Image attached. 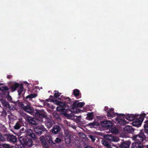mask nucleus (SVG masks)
Segmentation results:
<instances>
[{
    "mask_svg": "<svg viewBox=\"0 0 148 148\" xmlns=\"http://www.w3.org/2000/svg\"><path fill=\"white\" fill-rule=\"evenodd\" d=\"M135 142L132 145V148H143V146L141 142L146 139L145 135L141 132L138 135H135L134 137Z\"/></svg>",
    "mask_w": 148,
    "mask_h": 148,
    "instance_id": "f03ea898",
    "label": "nucleus"
},
{
    "mask_svg": "<svg viewBox=\"0 0 148 148\" xmlns=\"http://www.w3.org/2000/svg\"><path fill=\"white\" fill-rule=\"evenodd\" d=\"M21 127V123L18 122L14 126V128L16 130H18Z\"/></svg>",
    "mask_w": 148,
    "mask_h": 148,
    "instance_id": "7c9ffc66",
    "label": "nucleus"
},
{
    "mask_svg": "<svg viewBox=\"0 0 148 148\" xmlns=\"http://www.w3.org/2000/svg\"><path fill=\"white\" fill-rule=\"evenodd\" d=\"M145 131L146 133L148 134V127H144Z\"/></svg>",
    "mask_w": 148,
    "mask_h": 148,
    "instance_id": "a19ab883",
    "label": "nucleus"
},
{
    "mask_svg": "<svg viewBox=\"0 0 148 148\" xmlns=\"http://www.w3.org/2000/svg\"><path fill=\"white\" fill-rule=\"evenodd\" d=\"M104 110L105 111L107 112V116L108 117L113 118L116 116L117 117L116 118V123H117V116L119 115H121V114H118L116 113H115L114 112V109L112 108L109 109L107 107H105L104 108Z\"/></svg>",
    "mask_w": 148,
    "mask_h": 148,
    "instance_id": "20e7f679",
    "label": "nucleus"
},
{
    "mask_svg": "<svg viewBox=\"0 0 148 148\" xmlns=\"http://www.w3.org/2000/svg\"><path fill=\"white\" fill-rule=\"evenodd\" d=\"M61 139L58 138H56L55 140V141L57 143H59L61 142Z\"/></svg>",
    "mask_w": 148,
    "mask_h": 148,
    "instance_id": "e433bc0d",
    "label": "nucleus"
},
{
    "mask_svg": "<svg viewBox=\"0 0 148 148\" xmlns=\"http://www.w3.org/2000/svg\"><path fill=\"white\" fill-rule=\"evenodd\" d=\"M12 77V75H7V77L8 79H10Z\"/></svg>",
    "mask_w": 148,
    "mask_h": 148,
    "instance_id": "37998d69",
    "label": "nucleus"
},
{
    "mask_svg": "<svg viewBox=\"0 0 148 148\" xmlns=\"http://www.w3.org/2000/svg\"><path fill=\"white\" fill-rule=\"evenodd\" d=\"M46 139L49 142L50 144H51V145L54 144V143L53 142L52 140V138L51 136L50 135L47 136L45 137Z\"/></svg>",
    "mask_w": 148,
    "mask_h": 148,
    "instance_id": "5701e85b",
    "label": "nucleus"
},
{
    "mask_svg": "<svg viewBox=\"0 0 148 148\" xmlns=\"http://www.w3.org/2000/svg\"><path fill=\"white\" fill-rule=\"evenodd\" d=\"M67 124L68 125H69V123L68 122H67Z\"/></svg>",
    "mask_w": 148,
    "mask_h": 148,
    "instance_id": "09e8293b",
    "label": "nucleus"
},
{
    "mask_svg": "<svg viewBox=\"0 0 148 148\" xmlns=\"http://www.w3.org/2000/svg\"><path fill=\"white\" fill-rule=\"evenodd\" d=\"M39 116L41 118H45L46 117V113L43 111H39L38 112Z\"/></svg>",
    "mask_w": 148,
    "mask_h": 148,
    "instance_id": "4be33fe9",
    "label": "nucleus"
},
{
    "mask_svg": "<svg viewBox=\"0 0 148 148\" xmlns=\"http://www.w3.org/2000/svg\"><path fill=\"white\" fill-rule=\"evenodd\" d=\"M58 104H59L60 106H61L62 107H64V108L65 109L66 108V105L65 104V103L64 102H60L58 103Z\"/></svg>",
    "mask_w": 148,
    "mask_h": 148,
    "instance_id": "72a5a7b5",
    "label": "nucleus"
},
{
    "mask_svg": "<svg viewBox=\"0 0 148 148\" xmlns=\"http://www.w3.org/2000/svg\"><path fill=\"white\" fill-rule=\"evenodd\" d=\"M8 92V93H9V92Z\"/></svg>",
    "mask_w": 148,
    "mask_h": 148,
    "instance_id": "603ef678",
    "label": "nucleus"
},
{
    "mask_svg": "<svg viewBox=\"0 0 148 148\" xmlns=\"http://www.w3.org/2000/svg\"><path fill=\"white\" fill-rule=\"evenodd\" d=\"M146 148H148V145L147 146V147Z\"/></svg>",
    "mask_w": 148,
    "mask_h": 148,
    "instance_id": "3c124183",
    "label": "nucleus"
},
{
    "mask_svg": "<svg viewBox=\"0 0 148 148\" xmlns=\"http://www.w3.org/2000/svg\"><path fill=\"white\" fill-rule=\"evenodd\" d=\"M79 135L82 138H84L86 137L85 135L83 133H79Z\"/></svg>",
    "mask_w": 148,
    "mask_h": 148,
    "instance_id": "c9c22d12",
    "label": "nucleus"
},
{
    "mask_svg": "<svg viewBox=\"0 0 148 148\" xmlns=\"http://www.w3.org/2000/svg\"><path fill=\"white\" fill-rule=\"evenodd\" d=\"M105 138L110 141L117 142L119 140L118 138L112 136L111 134H107L105 136Z\"/></svg>",
    "mask_w": 148,
    "mask_h": 148,
    "instance_id": "423d86ee",
    "label": "nucleus"
},
{
    "mask_svg": "<svg viewBox=\"0 0 148 148\" xmlns=\"http://www.w3.org/2000/svg\"><path fill=\"white\" fill-rule=\"evenodd\" d=\"M10 90V87L9 88L8 86H7L5 85H3L0 86V90L3 91H8Z\"/></svg>",
    "mask_w": 148,
    "mask_h": 148,
    "instance_id": "a211bd4d",
    "label": "nucleus"
},
{
    "mask_svg": "<svg viewBox=\"0 0 148 148\" xmlns=\"http://www.w3.org/2000/svg\"><path fill=\"white\" fill-rule=\"evenodd\" d=\"M56 109L58 111L61 112H63L65 111V109L64 108V107H62L60 106L57 107Z\"/></svg>",
    "mask_w": 148,
    "mask_h": 148,
    "instance_id": "bb28decb",
    "label": "nucleus"
},
{
    "mask_svg": "<svg viewBox=\"0 0 148 148\" xmlns=\"http://www.w3.org/2000/svg\"><path fill=\"white\" fill-rule=\"evenodd\" d=\"M54 95L55 97H59L60 95V93H55Z\"/></svg>",
    "mask_w": 148,
    "mask_h": 148,
    "instance_id": "4c0bfd02",
    "label": "nucleus"
},
{
    "mask_svg": "<svg viewBox=\"0 0 148 148\" xmlns=\"http://www.w3.org/2000/svg\"><path fill=\"white\" fill-rule=\"evenodd\" d=\"M137 117L138 116H136V115L134 114H129L126 116L122 114L119 115L117 116V123H119L121 125H123L127 123L125 121L124 118H125L129 121H132Z\"/></svg>",
    "mask_w": 148,
    "mask_h": 148,
    "instance_id": "7ed1b4c3",
    "label": "nucleus"
},
{
    "mask_svg": "<svg viewBox=\"0 0 148 148\" xmlns=\"http://www.w3.org/2000/svg\"><path fill=\"white\" fill-rule=\"evenodd\" d=\"M54 92H58V93L59 92L58 90H55L54 91Z\"/></svg>",
    "mask_w": 148,
    "mask_h": 148,
    "instance_id": "de8ad7c7",
    "label": "nucleus"
},
{
    "mask_svg": "<svg viewBox=\"0 0 148 148\" xmlns=\"http://www.w3.org/2000/svg\"><path fill=\"white\" fill-rule=\"evenodd\" d=\"M146 139H147L148 140V136L147 137H146Z\"/></svg>",
    "mask_w": 148,
    "mask_h": 148,
    "instance_id": "8fccbe9b",
    "label": "nucleus"
},
{
    "mask_svg": "<svg viewBox=\"0 0 148 148\" xmlns=\"http://www.w3.org/2000/svg\"><path fill=\"white\" fill-rule=\"evenodd\" d=\"M148 127V120L146 121L145 122V123L144 125V127Z\"/></svg>",
    "mask_w": 148,
    "mask_h": 148,
    "instance_id": "ea45409f",
    "label": "nucleus"
},
{
    "mask_svg": "<svg viewBox=\"0 0 148 148\" xmlns=\"http://www.w3.org/2000/svg\"><path fill=\"white\" fill-rule=\"evenodd\" d=\"M37 95L35 94H32L27 96L26 97V99L29 98H32L36 97L37 96Z\"/></svg>",
    "mask_w": 148,
    "mask_h": 148,
    "instance_id": "2f4dec72",
    "label": "nucleus"
},
{
    "mask_svg": "<svg viewBox=\"0 0 148 148\" xmlns=\"http://www.w3.org/2000/svg\"><path fill=\"white\" fill-rule=\"evenodd\" d=\"M30 84L26 81H24L22 83H20L18 87L17 92H38L40 90L39 86H36L35 87H33L31 88L32 91H31L29 88Z\"/></svg>",
    "mask_w": 148,
    "mask_h": 148,
    "instance_id": "f257e3e1",
    "label": "nucleus"
},
{
    "mask_svg": "<svg viewBox=\"0 0 148 148\" xmlns=\"http://www.w3.org/2000/svg\"><path fill=\"white\" fill-rule=\"evenodd\" d=\"M4 84H5L2 83H0V86H2V85H3Z\"/></svg>",
    "mask_w": 148,
    "mask_h": 148,
    "instance_id": "49530a36",
    "label": "nucleus"
},
{
    "mask_svg": "<svg viewBox=\"0 0 148 148\" xmlns=\"http://www.w3.org/2000/svg\"><path fill=\"white\" fill-rule=\"evenodd\" d=\"M84 104V102H79L77 101L74 103L73 106L74 107H83Z\"/></svg>",
    "mask_w": 148,
    "mask_h": 148,
    "instance_id": "2eb2a0df",
    "label": "nucleus"
},
{
    "mask_svg": "<svg viewBox=\"0 0 148 148\" xmlns=\"http://www.w3.org/2000/svg\"><path fill=\"white\" fill-rule=\"evenodd\" d=\"M27 120L30 123L32 124L36 125L37 123L35 121V119L32 117L30 116L27 117Z\"/></svg>",
    "mask_w": 148,
    "mask_h": 148,
    "instance_id": "aec40b11",
    "label": "nucleus"
},
{
    "mask_svg": "<svg viewBox=\"0 0 148 148\" xmlns=\"http://www.w3.org/2000/svg\"><path fill=\"white\" fill-rule=\"evenodd\" d=\"M111 131L113 133L117 134L119 132L118 130L117 129L116 127H114L111 129Z\"/></svg>",
    "mask_w": 148,
    "mask_h": 148,
    "instance_id": "cd10ccee",
    "label": "nucleus"
},
{
    "mask_svg": "<svg viewBox=\"0 0 148 148\" xmlns=\"http://www.w3.org/2000/svg\"><path fill=\"white\" fill-rule=\"evenodd\" d=\"M101 143L107 147L108 148H112L110 145L105 140H102Z\"/></svg>",
    "mask_w": 148,
    "mask_h": 148,
    "instance_id": "a878e982",
    "label": "nucleus"
},
{
    "mask_svg": "<svg viewBox=\"0 0 148 148\" xmlns=\"http://www.w3.org/2000/svg\"><path fill=\"white\" fill-rule=\"evenodd\" d=\"M79 93H73V94L75 97H77L79 95Z\"/></svg>",
    "mask_w": 148,
    "mask_h": 148,
    "instance_id": "c03bdc74",
    "label": "nucleus"
},
{
    "mask_svg": "<svg viewBox=\"0 0 148 148\" xmlns=\"http://www.w3.org/2000/svg\"><path fill=\"white\" fill-rule=\"evenodd\" d=\"M50 92V91H48V92Z\"/></svg>",
    "mask_w": 148,
    "mask_h": 148,
    "instance_id": "864d4df0",
    "label": "nucleus"
},
{
    "mask_svg": "<svg viewBox=\"0 0 148 148\" xmlns=\"http://www.w3.org/2000/svg\"><path fill=\"white\" fill-rule=\"evenodd\" d=\"M131 142L130 141H127L122 143L121 145L122 148H129Z\"/></svg>",
    "mask_w": 148,
    "mask_h": 148,
    "instance_id": "dca6fc26",
    "label": "nucleus"
},
{
    "mask_svg": "<svg viewBox=\"0 0 148 148\" xmlns=\"http://www.w3.org/2000/svg\"><path fill=\"white\" fill-rule=\"evenodd\" d=\"M1 102L3 106L4 107H8L9 106L8 103L5 100H2Z\"/></svg>",
    "mask_w": 148,
    "mask_h": 148,
    "instance_id": "c756f323",
    "label": "nucleus"
},
{
    "mask_svg": "<svg viewBox=\"0 0 148 148\" xmlns=\"http://www.w3.org/2000/svg\"><path fill=\"white\" fill-rule=\"evenodd\" d=\"M80 92V91L79 90H78L77 89H74L73 90V92Z\"/></svg>",
    "mask_w": 148,
    "mask_h": 148,
    "instance_id": "58836bf2",
    "label": "nucleus"
},
{
    "mask_svg": "<svg viewBox=\"0 0 148 148\" xmlns=\"http://www.w3.org/2000/svg\"><path fill=\"white\" fill-rule=\"evenodd\" d=\"M65 134V140L66 143L69 144L71 142V136L69 131L67 130H64Z\"/></svg>",
    "mask_w": 148,
    "mask_h": 148,
    "instance_id": "1a4fd4ad",
    "label": "nucleus"
},
{
    "mask_svg": "<svg viewBox=\"0 0 148 148\" xmlns=\"http://www.w3.org/2000/svg\"><path fill=\"white\" fill-rule=\"evenodd\" d=\"M46 129L42 125L36 127L34 129V132L37 134H40L42 131H44Z\"/></svg>",
    "mask_w": 148,
    "mask_h": 148,
    "instance_id": "9b49d317",
    "label": "nucleus"
},
{
    "mask_svg": "<svg viewBox=\"0 0 148 148\" xmlns=\"http://www.w3.org/2000/svg\"><path fill=\"white\" fill-rule=\"evenodd\" d=\"M101 125L107 128L111 127L112 125V123L110 121H105L101 123Z\"/></svg>",
    "mask_w": 148,
    "mask_h": 148,
    "instance_id": "9d476101",
    "label": "nucleus"
},
{
    "mask_svg": "<svg viewBox=\"0 0 148 148\" xmlns=\"http://www.w3.org/2000/svg\"><path fill=\"white\" fill-rule=\"evenodd\" d=\"M27 135L30 137L33 138H36V136L35 134L33 133V131L30 129H27L25 130Z\"/></svg>",
    "mask_w": 148,
    "mask_h": 148,
    "instance_id": "ddd939ff",
    "label": "nucleus"
},
{
    "mask_svg": "<svg viewBox=\"0 0 148 148\" xmlns=\"http://www.w3.org/2000/svg\"><path fill=\"white\" fill-rule=\"evenodd\" d=\"M45 122L46 125L48 128L51 127L53 123V121L51 119V118L49 117L46 118Z\"/></svg>",
    "mask_w": 148,
    "mask_h": 148,
    "instance_id": "f8f14e48",
    "label": "nucleus"
},
{
    "mask_svg": "<svg viewBox=\"0 0 148 148\" xmlns=\"http://www.w3.org/2000/svg\"><path fill=\"white\" fill-rule=\"evenodd\" d=\"M19 139L21 144L23 145L29 147H31L32 145V141L31 139L26 137L23 138L22 137H19Z\"/></svg>",
    "mask_w": 148,
    "mask_h": 148,
    "instance_id": "39448f33",
    "label": "nucleus"
},
{
    "mask_svg": "<svg viewBox=\"0 0 148 148\" xmlns=\"http://www.w3.org/2000/svg\"><path fill=\"white\" fill-rule=\"evenodd\" d=\"M85 148H92L90 146H87Z\"/></svg>",
    "mask_w": 148,
    "mask_h": 148,
    "instance_id": "a18cd8bd",
    "label": "nucleus"
},
{
    "mask_svg": "<svg viewBox=\"0 0 148 148\" xmlns=\"http://www.w3.org/2000/svg\"><path fill=\"white\" fill-rule=\"evenodd\" d=\"M20 83L14 82L10 86V90L12 92H14L18 90V87L19 86Z\"/></svg>",
    "mask_w": 148,
    "mask_h": 148,
    "instance_id": "0eeeda50",
    "label": "nucleus"
},
{
    "mask_svg": "<svg viewBox=\"0 0 148 148\" xmlns=\"http://www.w3.org/2000/svg\"><path fill=\"white\" fill-rule=\"evenodd\" d=\"M45 137L44 136H42L40 138V140L41 142L44 144L45 143Z\"/></svg>",
    "mask_w": 148,
    "mask_h": 148,
    "instance_id": "473e14b6",
    "label": "nucleus"
},
{
    "mask_svg": "<svg viewBox=\"0 0 148 148\" xmlns=\"http://www.w3.org/2000/svg\"><path fill=\"white\" fill-rule=\"evenodd\" d=\"M23 109L26 112L30 114H31L33 112V110L29 106L27 105L26 106H23Z\"/></svg>",
    "mask_w": 148,
    "mask_h": 148,
    "instance_id": "4468645a",
    "label": "nucleus"
},
{
    "mask_svg": "<svg viewBox=\"0 0 148 148\" xmlns=\"http://www.w3.org/2000/svg\"><path fill=\"white\" fill-rule=\"evenodd\" d=\"M88 137L91 139L92 141L93 142L95 140V137L92 135H89L88 136Z\"/></svg>",
    "mask_w": 148,
    "mask_h": 148,
    "instance_id": "f704fd0d",
    "label": "nucleus"
},
{
    "mask_svg": "<svg viewBox=\"0 0 148 148\" xmlns=\"http://www.w3.org/2000/svg\"><path fill=\"white\" fill-rule=\"evenodd\" d=\"M123 129L125 132H126L129 133L132 132L134 131V130L132 127L129 126H126L123 128Z\"/></svg>",
    "mask_w": 148,
    "mask_h": 148,
    "instance_id": "f3484780",
    "label": "nucleus"
},
{
    "mask_svg": "<svg viewBox=\"0 0 148 148\" xmlns=\"http://www.w3.org/2000/svg\"><path fill=\"white\" fill-rule=\"evenodd\" d=\"M3 147L5 148H19V147H17L14 146H10L8 144H4Z\"/></svg>",
    "mask_w": 148,
    "mask_h": 148,
    "instance_id": "c85d7f7f",
    "label": "nucleus"
},
{
    "mask_svg": "<svg viewBox=\"0 0 148 148\" xmlns=\"http://www.w3.org/2000/svg\"><path fill=\"white\" fill-rule=\"evenodd\" d=\"M7 99L9 101L11 100L12 99L11 96H8L7 97Z\"/></svg>",
    "mask_w": 148,
    "mask_h": 148,
    "instance_id": "79ce46f5",
    "label": "nucleus"
},
{
    "mask_svg": "<svg viewBox=\"0 0 148 148\" xmlns=\"http://www.w3.org/2000/svg\"><path fill=\"white\" fill-rule=\"evenodd\" d=\"M60 128L59 126L56 125L54 126L52 130V132L54 134H56L60 130Z\"/></svg>",
    "mask_w": 148,
    "mask_h": 148,
    "instance_id": "6ab92c4d",
    "label": "nucleus"
},
{
    "mask_svg": "<svg viewBox=\"0 0 148 148\" xmlns=\"http://www.w3.org/2000/svg\"><path fill=\"white\" fill-rule=\"evenodd\" d=\"M86 119L88 120H92L93 118V114L92 113H89L87 114Z\"/></svg>",
    "mask_w": 148,
    "mask_h": 148,
    "instance_id": "393cba45",
    "label": "nucleus"
},
{
    "mask_svg": "<svg viewBox=\"0 0 148 148\" xmlns=\"http://www.w3.org/2000/svg\"><path fill=\"white\" fill-rule=\"evenodd\" d=\"M8 139L10 141L15 142L16 141L17 139L14 136H9L8 137Z\"/></svg>",
    "mask_w": 148,
    "mask_h": 148,
    "instance_id": "412c9836",
    "label": "nucleus"
},
{
    "mask_svg": "<svg viewBox=\"0 0 148 148\" xmlns=\"http://www.w3.org/2000/svg\"><path fill=\"white\" fill-rule=\"evenodd\" d=\"M143 121V117L139 116L138 119L133 122L132 124L134 126L139 127L140 126Z\"/></svg>",
    "mask_w": 148,
    "mask_h": 148,
    "instance_id": "6e6552de",
    "label": "nucleus"
},
{
    "mask_svg": "<svg viewBox=\"0 0 148 148\" xmlns=\"http://www.w3.org/2000/svg\"><path fill=\"white\" fill-rule=\"evenodd\" d=\"M98 125V124L96 122H92L88 123L87 126H89L90 127H96Z\"/></svg>",
    "mask_w": 148,
    "mask_h": 148,
    "instance_id": "b1692460",
    "label": "nucleus"
}]
</instances>
